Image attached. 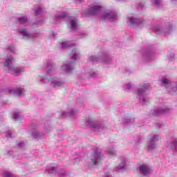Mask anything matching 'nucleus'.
Listing matches in <instances>:
<instances>
[{
  "mask_svg": "<svg viewBox=\"0 0 177 177\" xmlns=\"http://www.w3.org/2000/svg\"><path fill=\"white\" fill-rule=\"evenodd\" d=\"M80 56V50L75 48L71 50L69 57L73 61H67L64 65L62 66L61 70L64 73H70L74 70V62L78 59Z\"/></svg>",
  "mask_w": 177,
  "mask_h": 177,
  "instance_id": "f257e3e1",
  "label": "nucleus"
},
{
  "mask_svg": "<svg viewBox=\"0 0 177 177\" xmlns=\"http://www.w3.org/2000/svg\"><path fill=\"white\" fill-rule=\"evenodd\" d=\"M13 59L12 57H10L6 60L4 62L5 70H7L8 73L12 74V75H20V74H23L24 73V68L21 66L16 67L11 64Z\"/></svg>",
  "mask_w": 177,
  "mask_h": 177,
  "instance_id": "f03ea898",
  "label": "nucleus"
},
{
  "mask_svg": "<svg viewBox=\"0 0 177 177\" xmlns=\"http://www.w3.org/2000/svg\"><path fill=\"white\" fill-rule=\"evenodd\" d=\"M102 160L100 151L95 149L93 152V154L88 158L86 161V167L87 168H95L97 165H99V162Z\"/></svg>",
  "mask_w": 177,
  "mask_h": 177,
  "instance_id": "7ed1b4c3",
  "label": "nucleus"
},
{
  "mask_svg": "<svg viewBox=\"0 0 177 177\" xmlns=\"http://www.w3.org/2000/svg\"><path fill=\"white\" fill-rule=\"evenodd\" d=\"M147 89H149L147 84H144L136 89L137 99H138L142 104H146V103L150 102V98H149V96L146 94Z\"/></svg>",
  "mask_w": 177,
  "mask_h": 177,
  "instance_id": "20e7f679",
  "label": "nucleus"
},
{
  "mask_svg": "<svg viewBox=\"0 0 177 177\" xmlns=\"http://www.w3.org/2000/svg\"><path fill=\"white\" fill-rule=\"evenodd\" d=\"M85 125L92 128L96 133L102 132L103 129H105L106 128V123L95 121L93 118L87 119L85 122Z\"/></svg>",
  "mask_w": 177,
  "mask_h": 177,
  "instance_id": "39448f33",
  "label": "nucleus"
},
{
  "mask_svg": "<svg viewBox=\"0 0 177 177\" xmlns=\"http://www.w3.org/2000/svg\"><path fill=\"white\" fill-rule=\"evenodd\" d=\"M17 32L24 41H31L38 37V33H31L28 28H18Z\"/></svg>",
  "mask_w": 177,
  "mask_h": 177,
  "instance_id": "423d86ee",
  "label": "nucleus"
},
{
  "mask_svg": "<svg viewBox=\"0 0 177 177\" xmlns=\"http://www.w3.org/2000/svg\"><path fill=\"white\" fill-rule=\"evenodd\" d=\"M41 82L44 84H48V82L50 83V85L53 86V88H60V86H63L66 82L64 80H60L59 77H52L50 78L48 77H41Z\"/></svg>",
  "mask_w": 177,
  "mask_h": 177,
  "instance_id": "0eeeda50",
  "label": "nucleus"
},
{
  "mask_svg": "<svg viewBox=\"0 0 177 177\" xmlns=\"http://www.w3.org/2000/svg\"><path fill=\"white\" fill-rule=\"evenodd\" d=\"M152 30L156 34H163L164 35H169V34H171L172 31H174L171 24H169V27L167 28H161V26H154L152 27Z\"/></svg>",
  "mask_w": 177,
  "mask_h": 177,
  "instance_id": "6e6552de",
  "label": "nucleus"
},
{
  "mask_svg": "<svg viewBox=\"0 0 177 177\" xmlns=\"http://www.w3.org/2000/svg\"><path fill=\"white\" fill-rule=\"evenodd\" d=\"M161 84L165 88H169L173 92H177V82H171L167 78H162Z\"/></svg>",
  "mask_w": 177,
  "mask_h": 177,
  "instance_id": "1a4fd4ad",
  "label": "nucleus"
},
{
  "mask_svg": "<svg viewBox=\"0 0 177 177\" xmlns=\"http://www.w3.org/2000/svg\"><path fill=\"white\" fill-rule=\"evenodd\" d=\"M102 19L110 20V21H116L118 20L117 14L113 10H106L102 14Z\"/></svg>",
  "mask_w": 177,
  "mask_h": 177,
  "instance_id": "9d476101",
  "label": "nucleus"
},
{
  "mask_svg": "<svg viewBox=\"0 0 177 177\" xmlns=\"http://www.w3.org/2000/svg\"><path fill=\"white\" fill-rule=\"evenodd\" d=\"M148 138L150 139L148 143V149L152 150V149L156 147V142L160 140V136H158V134L149 135Z\"/></svg>",
  "mask_w": 177,
  "mask_h": 177,
  "instance_id": "9b49d317",
  "label": "nucleus"
},
{
  "mask_svg": "<svg viewBox=\"0 0 177 177\" xmlns=\"http://www.w3.org/2000/svg\"><path fill=\"white\" fill-rule=\"evenodd\" d=\"M63 117H68L71 120H74L77 117V110L69 106L66 109V111L62 113Z\"/></svg>",
  "mask_w": 177,
  "mask_h": 177,
  "instance_id": "f8f14e48",
  "label": "nucleus"
},
{
  "mask_svg": "<svg viewBox=\"0 0 177 177\" xmlns=\"http://www.w3.org/2000/svg\"><path fill=\"white\" fill-rule=\"evenodd\" d=\"M172 110L171 106H163L151 111L153 115H160V114H165V113H169Z\"/></svg>",
  "mask_w": 177,
  "mask_h": 177,
  "instance_id": "ddd939ff",
  "label": "nucleus"
},
{
  "mask_svg": "<svg viewBox=\"0 0 177 177\" xmlns=\"http://www.w3.org/2000/svg\"><path fill=\"white\" fill-rule=\"evenodd\" d=\"M143 21L142 19L138 18L136 16L131 17L128 19L127 24L132 27H136L137 26H140Z\"/></svg>",
  "mask_w": 177,
  "mask_h": 177,
  "instance_id": "4468645a",
  "label": "nucleus"
},
{
  "mask_svg": "<svg viewBox=\"0 0 177 177\" xmlns=\"http://www.w3.org/2000/svg\"><path fill=\"white\" fill-rule=\"evenodd\" d=\"M67 23L70 26V28L72 30H75V28H78V19L75 17H67Z\"/></svg>",
  "mask_w": 177,
  "mask_h": 177,
  "instance_id": "2eb2a0df",
  "label": "nucleus"
},
{
  "mask_svg": "<svg viewBox=\"0 0 177 177\" xmlns=\"http://www.w3.org/2000/svg\"><path fill=\"white\" fill-rule=\"evenodd\" d=\"M139 171L142 175H145L147 176V175H150L151 174V169L147 165H142L139 167Z\"/></svg>",
  "mask_w": 177,
  "mask_h": 177,
  "instance_id": "dca6fc26",
  "label": "nucleus"
},
{
  "mask_svg": "<svg viewBox=\"0 0 177 177\" xmlns=\"http://www.w3.org/2000/svg\"><path fill=\"white\" fill-rule=\"evenodd\" d=\"M100 10H102V5L100 3H97L90 8L88 10V15H97Z\"/></svg>",
  "mask_w": 177,
  "mask_h": 177,
  "instance_id": "f3484780",
  "label": "nucleus"
},
{
  "mask_svg": "<svg viewBox=\"0 0 177 177\" xmlns=\"http://www.w3.org/2000/svg\"><path fill=\"white\" fill-rule=\"evenodd\" d=\"M8 91L10 93H13L16 96H21V95H23L26 92L24 88L19 87L10 88Z\"/></svg>",
  "mask_w": 177,
  "mask_h": 177,
  "instance_id": "a211bd4d",
  "label": "nucleus"
},
{
  "mask_svg": "<svg viewBox=\"0 0 177 177\" xmlns=\"http://www.w3.org/2000/svg\"><path fill=\"white\" fill-rule=\"evenodd\" d=\"M167 148L171 151H177V138H171L170 142L167 144Z\"/></svg>",
  "mask_w": 177,
  "mask_h": 177,
  "instance_id": "6ab92c4d",
  "label": "nucleus"
},
{
  "mask_svg": "<svg viewBox=\"0 0 177 177\" xmlns=\"http://www.w3.org/2000/svg\"><path fill=\"white\" fill-rule=\"evenodd\" d=\"M33 10L35 11V15L38 16L44 13L45 11V7H44L42 5H35L34 6Z\"/></svg>",
  "mask_w": 177,
  "mask_h": 177,
  "instance_id": "aec40b11",
  "label": "nucleus"
},
{
  "mask_svg": "<svg viewBox=\"0 0 177 177\" xmlns=\"http://www.w3.org/2000/svg\"><path fill=\"white\" fill-rule=\"evenodd\" d=\"M17 21H18L19 24H27V23H28V18L26 15L21 14L17 18Z\"/></svg>",
  "mask_w": 177,
  "mask_h": 177,
  "instance_id": "412c9836",
  "label": "nucleus"
},
{
  "mask_svg": "<svg viewBox=\"0 0 177 177\" xmlns=\"http://www.w3.org/2000/svg\"><path fill=\"white\" fill-rule=\"evenodd\" d=\"M56 65L52 62H47V72L52 73L55 70Z\"/></svg>",
  "mask_w": 177,
  "mask_h": 177,
  "instance_id": "4be33fe9",
  "label": "nucleus"
},
{
  "mask_svg": "<svg viewBox=\"0 0 177 177\" xmlns=\"http://www.w3.org/2000/svg\"><path fill=\"white\" fill-rule=\"evenodd\" d=\"M13 118L16 121H21V120H23V115H21L20 112H15Z\"/></svg>",
  "mask_w": 177,
  "mask_h": 177,
  "instance_id": "5701e85b",
  "label": "nucleus"
},
{
  "mask_svg": "<svg viewBox=\"0 0 177 177\" xmlns=\"http://www.w3.org/2000/svg\"><path fill=\"white\" fill-rule=\"evenodd\" d=\"M152 5L156 6V8H161L162 6V0H151Z\"/></svg>",
  "mask_w": 177,
  "mask_h": 177,
  "instance_id": "b1692460",
  "label": "nucleus"
},
{
  "mask_svg": "<svg viewBox=\"0 0 177 177\" xmlns=\"http://www.w3.org/2000/svg\"><path fill=\"white\" fill-rule=\"evenodd\" d=\"M84 75V77H93V78H95V77H96V73L91 69H89L86 71V73H85Z\"/></svg>",
  "mask_w": 177,
  "mask_h": 177,
  "instance_id": "393cba45",
  "label": "nucleus"
},
{
  "mask_svg": "<svg viewBox=\"0 0 177 177\" xmlns=\"http://www.w3.org/2000/svg\"><path fill=\"white\" fill-rule=\"evenodd\" d=\"M66 16V12H60L59 15L55 16L56 23H59V21L61 20V19H64Z\"/></svg>",
  "mask_w": 177,
  "mask_h": 177,
  "instance_id": "a878e982",
  "label": "nucleus"
},
{
  "mask_svg": "<svg viewBox=\"0 0 177 177\" xmlns=\"http://www.w3.org/2000/svg\"><path fill=\"white\" fill-rule=\"evenodd\" d=\"M61 45L62 49H66V48H71V46H74V45L70 43V41H64Z\"/></svg>",
  "mask_w": 177,
  "mask_h": 177,
  "instance_id": "bb28decb",
  "label": "nucleus"
},
{
  "mask_svg": "<svg viewBox=\"0 0 177 177\" xmlns=\"http://www.w3.org/2000/svg\"><path fill=\"white\" fill-rule=\"evenodd\" d=\"M106 153L108 156H117V151H115L114 148H108L106 150Z\"/></svg>",
  "mask_w": 177,
  "mask_h": 177,
  "instance_id": "cd10ccee",
  "label": "nucleus"
},
{
  "mask_svg": "<svg viewBox=\"0 0 177 177\" xmlns=\"http://www.w3.org/2000/svg\"><path fill=\"white\" fill-rule=\"evenodd\" d=\"M143 57L144 59H147L148 60L151 59V57H153V55H151V53L150 51H145L143 53Z\"/></svg>",
  "mask_w": 177,
  "mask_h": 177,
  "instance_id": "c85d7f7f",
  "label": "nucleus"
},
{
  "mask_svg": "<svg viewBox=\"0 0 177 177\" xmlns=\"http://www.w3.org/2000/svg\"><path fill=\"white\" fill-rule=\"evenodd\" d=\"M88 62H93V63H96V62H100V59L95 55H91L88 57Z\"/></svg>",
  "mask_w": 177,
  "mask_h": 177,
  "instance_id": "c756f323",
  "label": "nucleus"
},
{
  "mask_svg": "<svg viewBox=\"0 0 177 177\" xmlns=\"http://www.w3.org/2000/svg\"><path fill=\"white\" fill-rule=\"evenodd\" d=\"M46 172H48V174H56L57 169L55 167H49L46 169Z\"/></svg>",
  "mask_w": 177,
  "mask_h": 177,
  "instance_id": "7c9ffc66",
  "label": "nucleus"
},
{
  "mask_svg": "<svg viewBox=\"0 0 177 177\" xmlns=\"http://www.w3.org/2000/svg\"><path fill=\"white\" fill-rule=\"evenodd\" d=\"M125 168V164L124 163H120L119 166L115 168V171L117 172H121V169H124Z\"/></svg>",
  "mask_w": 177,
  "mask_h": 177,
  "instance_id": "2f4dec72",
  "label": "nucleus"
},
{
  "mask_svg": "<svg viewBox=\"0 0 177 177\" xmlns=\"http://www.w3.org/2000/svg\"><path fill=\"white\" fill-rule=\"evenodd\" d=\"M32 135L35 139H37V138H39V131L38 130H34L32 132Z\"/></svg>",
  "mask_w": 177,
  "mask_h": 177,
  "instance_id": "473e14b6",
  "label": "nucleus"
},
{
  "mask_svg": "<svg viewBox=\"0 0 177 177\" xmlns=\"http://www.w3.org/2000/svg\"><path fill=\"white\" fill-rule=\"evenodd\" d=\"M8 50H9V52H12V53H15V45L14 44L9 45L8 46Z\"/></svg>",
  "mask_w": 177,
  "mask_h": 177,
  "instance_id": "72a5a7b5",
  "label": "nucleus"
},
{
  "mask_svg": "<svg viewBox=\"0 0 177 177\" xmlns=\"http://www.w3.org/2000/svg\"><path fill=\"white\" fill-rule=\"evenodd\" d=\"M4 177H16V176H15V174L10 173V172H6L4 174Z\"/></svg>",
  "mask_w": 177,
  "mask_h": 177,
  "instance_id": "f704fd0d",
  "label": "nucleus"
},
{
  "mask_svg": "<svg viewBox=\"0 0 177 177\" xmlns=\"http://www.w3.org/2000/svg\"><path fill=\"white\" fill-rule=\"evenodd\" d=\"M126 89L131 91V89H132V84H131V83L126 84Z\"/></svg>",
  "mask_w": 177,
  "mask_h": 177,
  "instance_id": "c9c22d12",
  "label": "nucleus"
},
{
  "mask_svg": "<svg viewBox=\"0 0 177 177\" xmlns=\"http://www.w3.org/2000/svg\"><path fill=\"white\" fill-rule=\"evenodd\" d=\"M6 136L7 138H13V136H12V133L10 131L6 132Z\"/></svg>",
  "mask_w": 177,
  "mask_h": 177,
  "instance_id": "e433bc0d",
  "label": "nucleus"
},
{
  "mask_svg": "<svg viewBox=\"0 0 177 177\" xmlns=\"http://www.w3.org/2000/svg\"><path fill=\"white\" fill-rule=\"evenodd\" d=\"M104 63H109V62H110V57H106L104 59H103Z\"/></svg>",
  "mask_w": 177,
  "mask_h": 177,
  "instance_id": "4c0bfd02",
  "label": "nucleus"
},
{
  "mask_svg": "<svg viewBox=\"0 0 177 177\" xmlns=\"http://www.w3.org/2000/svg\"><path fill=\"white\" fill-rule=\"evenodd\" d=\"M133 121H135V118L127 119V124H131V122H133Z\"/></svg>",
  "mask_w": 177,
  "mask_h": 177,
  "instance_id": "58836bf2",
  "label": "nucleus"
},
{
  "mask_svg": "<svg viewBox=\"0 0 177 177\" xmlns=\"http://www.w3.org/2000/svg\"><path fill=\"white\" fill-rule=\"evenodd\" d=\"M21 146H24V144L23 142L18 143V147H21Z\"/></svg>",
  "mask_w": 177,
  "mask_h": 177,
  "instance_id": "ea45409f",
  "label": "nucleus"
},
{
  "mask_svg": "<svg viewBox=\"0 0 177 177\" xmlns=\"http://www.w3.org/2000/svg\"><path fill=\"white\" fill-rule=\"evenodd\" d=\"M76 3H81L84 0H75Z\"/></svg>",
  "mask_w": 177,
  "mask_h": 177,
  "instance_id": "a19ab883",
  "label": "nucleus"
},
{
  "mask_svg": "<svg viewBox=\"0 0 177 177\" xmlns=\"http://www.w3.org/2000/svg\"><path fill=\"white\" fill-rule=\"evenodd\" d=\"M138 8H139L140 9H142V8H143V6H142V5L140 4V5L138 6Z\"/></svg>",
  "mask_w": 177,
  "mask_h": 177,
  "instance_id": "79ce46f5",
  "label": "nucleus"
},
{
  "mask_svg": "<svg viewBox=\"0 0 177 177\" xmlns=\"http://www.w3.org/2000/svg\"><path fill=\"white\" fill-rule=\"evenodd\" d=\"M75 161H80V158H76L75 159Z\"/></svg>",
  "mask_w": 177,
  "mask_h": 177,
  "instance_id": "37998d69",
  "label": "nucleus"
},
{
  "mask_svg": "<svg viewBox=\"0 0 177 177\" xmlns=\"http://www.w3.org/2000/svg\"><path fill=\"white\" fill-rule=\"evenodd\" d=\"M171 2H176L177 1V0H171Z\"/></svg>",
  "mask_w": 177,
  "mask_h": 177,
  "instance_id": "c03bdc74",
  "label": "nucleus"
},
{
  "mask_svg": "<svg viewBox=\"0 0 177 177\" xmlns=\"http://www.w3.org/2000/svg\"><path fill=\"white\" fill-rule=\"evenodd\" d=\"M117 1H122V0H117Z\"/></svg>",
  "mask_w": 177,
  "mask_h": 177,
  "instance_id": "a18cd8bd",
  "label": "nucleus"
}]
</instances>
